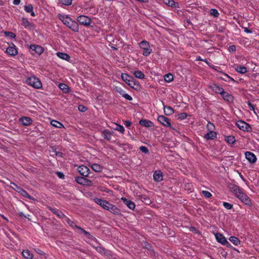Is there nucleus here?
Segmentation results:
<instances>
[{"mask_svg":"<svg viewBox=\"0 0 259 259\" xmlns=\"http://www.w3.org/2000/svg\"><path fill=\"white\" fill-rule=\"evenodd\" d=\"M163 110L164 114L167 115H170L174 112V110L170 106H164L163 107Z\"/></svg>","mask_w":259,"mask_h":259,"instance_id":"nucleus-26","label":"nucleus"},{"mask_svg":"<svg viewBox=\"0 0 259 259\" xmlns=\"http://www.w3.org/2000/svg\"><path fill=\"white\" fill-rule=\"evenodd\" d=\"M153 179L156 182H160L163 179L162 174L160 171H155L153 174Z\"/></svg>","mask_w":259,"mask_h":259,"instance_id":"nucleus-22","label":"nucleus"},{"mask_svg":"<svg viewBox=\"0 0 259 259\" xmlns=\"http://www.w3.org/2000/svg\"><path fill=\"white\" fill-rule=\"evenodd\" d=\"M214 236L217 241L222 244L225 245L228 243L226 238L223 234L217 233L214 234Z\"/></svg>","mask_w":259,"mask_h":259,"instance_id":"nucleus-14","label":"nucleus"},{"mask_svg":"<svg viewBox=\"0 0 259 259\" xmlns=\"http://www.w3.org/2000/svg\"><path fill=\"white\" fill-rule=\"evenodd\" d=\"M221 96L224 100L227 101L228 102L231 103L233 101V97L227 92L224 91Z\"/></svg>","mask_w":259,"mask_h":259,"instance_id":"nucleus-21","label":"nucleus"},{"mask_svg":"<svg viewBox=\"0 0 259 259\" xmlns=\"http://www.w3.org/2000/svg\"><path fill=\"white\" fill-rule=\"evenodd\" d=\"M235 70L239 73L240 74H245L247 72V68L241 65L235 64L234 66Z\"/></svg>","mask_w":259,"mask_h":259,"instance_id":"nucleus-18","label":"nucleus"},{"mask_svg":"<svg viewBox=\"0 0 259 259\" xmlns=\"http://www.w3.org/2000/svg\"><path fill=\"white\" fill-rule=\"evenodd\" d=\"M92 168L96 172H100L102 170V167L98 164L94 163L92 165Z\"/></svg>","mask_w":259,"mask_h":259,"instance_id":"nucleus-35","label":"nucleus"},{"mask_svg":"<svg viewBox=\"0 0 259 259\" xmlns=\"http://www.w3.org/2000/svg\"><path fill=\"white\" fill-rule=\"evenodd\" d=\"M121 200L130 209L132 210H134L135 209L136 205L133 201L123 197L121 198Z\"/></svg>","mask_w":259,"mask_h":259,"instance_id":"nucleus-17","label":"nucleus"},{"mask_svg":"<svg viewBox=\"0 0 259 259\" xmlns=\"http://www.w3.org/2000/svg\"><path fill=\"white\" fill-rule=\"evenodd\" d=\"M78 110L80 111L84 112L87 110V108L83 105H79L78 106Z\"/></svg>","mask_w":259,"mask_h":259,"instance_id":"nucleus-56","label":"nucleus"},{"mask_svg":"<svg viewBox=\"0 0 259 259\" xmlns=\"http://www.w3.org/2000/svg\"><path fill=\"white\" fill-rule=\"evenodd\" d=\"M59 87L64 93H68L69 92V87L65 83H60L59 85Z\"/></svg>","mask_w":259,"mask_h":259,"instance_id":"nucleus-36","label":"nucleus"},{"mask_svg":"<svg viewBox=\"0 0 259 259\" xmlns=\"http://www.w3.org/2000/svg\"><path fill=\"white\" fill-rule=\"evenodd\" d=\"M140 150L144 153H148L149 152V150L148 148L144 146H141L140 147Z\"/></svg>","mask_w":259,"mask_h":259,"instance_id":"nucleus-49","label":"nucleus"},{"mask_svg":"<svg viewBox=\"0 0 259 259\" xmlns=\"http://www.w3.org/2000/svg\"><path fill=\"white\" fill-rule=\"evenodd\" d=\"M56 55L60 59L65 61H69L70 59V57L69 56V55L65 53L58 52L56 53Z\"/></svg>","mask_w":259,"mask_h":259,"instance_id":"nucleus-23","label":"nucleus"},{"mask_svg":"<svg viewBox=\"0 0 259 259\" xmlns=\"http://www.w3.org/2000/svg\"><path fill=\"white\" fill-rule=\"evenodd\" d=\"M132 122L129 120H126L124 121V124L126 127H130L131 125Z\"/></svg>","mask_w":259,"mask_h":259,"instance_id":"nucleus-57","label":"nucleus"},{"mask_svg":"<svg viewBox=\"0 0 259 259\" xmlns=\"http://www.w3.org/2000/svg\"><path fill=\"white\" fill-rule=\"evenodd\" d=\"M121 77L130 87L137 89L139 87V83L136 82L134 78L127 74L122 73Z\"/></svg>","mask_w":259,"mask_h":259,"instance_id":"nucleus-5","label":"nucleus"},{"mask_svg":"<svg viewBox=\"0 0 259 259\" xmlns=\"http://www.w3.org/2000/svg\"><path fill=\"white\" fill-rule=\"evenodd\" d=\"M76 20L79 24L85 26H90L92 23L91 19L85 15H80L78 16L76 18Z\"/></svg>","mask_w":259,"mask_h":259,"instance_id":"nucleus-7","label":"nucleus"},{"mask_svg":"<svg viewBox=\"0 0 259 259\" xmlns=\"http://www.w3.org/2000/svg\"><path fill=\"white\" fill-rule=\"evenodd\" d=\"M143 246H144V247L149 249L151 247V246L147 242H144L143 244Z\"/></svg>","mask_w":259,"mask_h":259,"instance_id":"nucleus-59","label":"nucleus"},{"mask_svg":"<svg viewBox=\"0 0 259 259\" xmlns=\"http://www.w3.org/2000/svg\"><path fill=\"white\" fill-rule=\"evenodd\" d=\"M21 0H14L13 4L16 5H18L20 4Z\"/></svg>","mask_w":259,"mask_h":259,"instance_id":"nucleus-62","label":"nucleus"},{"mask_svg":"<svg viewBox=\"0 0 259 259\" xmlns=\"http://www.w3.org/2000/svg\"><path fill=\"white\" fill-rule=\"evenodd\" d=\"M58 17L64 25L72 31L74 32L79 31V26L77 23L72 20L69 15L59 14Z\"/></svg>","mask_w":259,"mask_h":259,"instance_id":"nucleus-2","label":"nucleus"},{"mask_svg":"<svg viewBox=\"0 0 259 259\" xmlns=\"http://www.w3.org/2000/svg\"><path fill=\"white\" fill-rule=\"evenodd\" d=\"M76 227V228L78 229V230H79L82 233H83L87 237V238L88 239H89L90 240H94L95 239V238L92 236L89 232L86 231L85 230H84L83 229L81 228V227H78L77 226H75Z\"/></svg>","mask_w":259,"mask_h":259,"instance_id":"nucleus-25","label":"nucleus"},{"mask_svg":"<svg viewBox=\"0 0 259 259\" xmlns=\"http://www.w3.org/2000/svg\"><path fill=\"white\" fill-rule=\"evenodd\" d=\"M229 50L230 52H235L236 50V47L235 46H231L229 48Z\"/></svg>","mask_w":259,"mask_h":259,"instance_id":"nucleus-58","label":"nucleus"},{"mask_svg":"<svg viewBox=\"0 0 259 259\" xmlns=\"http://www.w3.org/2000/svg\"><path fill=\"white\" fill-rule=\"evenodd\" d=\"M245 158L251 163H254L257 160L255 154L251 152L247 151L245 153Z\"/></svg>","mask_w":259,"mask_h":259,"instance_id":"nucleus-12","label":"nucleus"},{"mask_svg":"<svg viewBox=\"0 0 259 259\" xmlns=\"http://www.w3.org/2000/svg\"><path fill=\"white\" fill-rule=\"evenodd\" d=\"M237 125L239 129L243 131H248L251 128L248 123L241 120L237 122Z\"/></svg>","mask_w":259,"mask_h":259,"instance_id":"nucleus-13","label":"nucleus"},{"mask_svg":"<svg viewBox=\"0 0 259 259\" xmlns=\"http://www.w3.org/2000/svg\"><path fill=\"white\" fill-rule=\"evenodd\" d=\"M197 61H204L207 64H208L210 67L211 68H213L211 65H210V63L206 60H203V59H202L201 58V57L200 56H198L196 58V59Z\"/></svg>","mask_w":259,"mask_h":259,"instance_id":"nucleus-52","label":"nucleus"},{"mask_svg":"<svg viewBox=\"0 0 259 259\" xmlns=\"http://www.w3.org/2000/svg\"><path fill=\"white\" fill-rule=\"evenodd\" d=\"M140 124L146 127H151L154 126L153 122L147 119H141L139 121Z\"/></svg>","mask_w":259,"mask_h":259,"instance_id":"nucleus-20","label":"nucleus"},{"mask_svg":"<svg viewBox=\"0 0 259 259\" xmlns=\"http://www.w3.org/2000/svg\"><path fill=\"white\" fill-rule=\"evenodd\" d=\"M30 49L31 50V54L39 56L44 52V49L42 47L37 45H31L30 46Z\"/></svg>","mask_w":259,"mask_h":259,"instance_id":"nucleus-8","label":"nucleus"},{"mask_svg":"<svg viewBox=\"0 0 259 259\" xmlns=\"http://www.w3.org/2000/svg\"><path fill=\"white\" fill-rule=\"evenodd\" d=\"M173 79V75L170 73H168L164 75V80L166 82H169L171 81Z\"/></svg>","mask_w":259,"mask_h":259,"instance_id":"nucleus-39","label":"nucleus"},{"mask_svg":"<svg viewBox=\"0 0 259 259\" xmlns=\"http://www.w3.org/2000/svg\"><path fill=\"white\" fill-rule=\"evenodd\" d=\"M133 74L136 78L139 79H143L145 77L144 74L140 70L135 71L133 72Z\"/></svg>","mask_w":259,"mask_h":259,"instance_id":"nucleus-31","label":"nucleus"},{"mask_svg":"<svg viewBox=\"0 0 259 259\" xmlns=\"http://www.w3.org/2000/svg\"><path fill=\"white\" fill-rule=\"evenodd\" d=\"M77 169L78 172L82 176L84 177L88 176L90 172V169L87 166L82 165L78 166Z\"/></svg>","mask_w":259,"mask_h":259,"instance_id":"nucleus-16","label":"nucleus"},{"mask_svg":"<svg viewBox=\"0 0 259 259\" xmlns=\"http://www.w3.org/2000/svg\"><path fill=\"white\" fill-rule=\"evenodd\" d=\"M115 90L116 92L119 93L122 96L125 92L123 90H122L121 88L118 87H116L115 88Z\"/></svg>","mask_w":259,"mask_h":259,"instance_id":"nucleus-44","label":"nucleus"},{"mask_svg":"<svg viewBox=\"0 0 259 259\" xmlns=\"http://www.w3.org/2000/svg\"><path fill=\"white\" fill-rule=\"evenodd\" d=\"M115 130L122 134L124 133L125 131L124 128L122 125L117 124H116V127L115 128Z\"/></svg>","mask_w":259,"mask_h":259,"instance_id":"nucleus-40","label":"nucleus"},{"mask_svg":"<svg viewBox=\"0 0 259 259\" xmlns=\"http://www.w3.org/2000/svg\"><path fill=\"white\" fill-rule=\"evenodd\" d=\"M22 25L26 28H31L32 27L31 24L25 18L22 19Z\"/></svg>","mask_w":259,"mask_h":259,"instance_id":"nucleus-32","label":"nucleus"},{"mask_svg":"<svg viewBox=\"0 0 259 259\" xmlns=\"http://www.w3.org/2000/svg\"><path fill=\"white\" fill-rule=\"evenodd\" d=\"M217 137V133L212 131H209L205 135L204 138L207 140L214 139Z\"/></svg>","mask_w":259,"mask_h":259,"instance_id":"nucleus-27","label":"nucleus"},{"mask_svg":"<svg viewBox=\"0 0 259 259\" xmlns=\"http://www.w3.org/2000/svg\"><path fill=\"white\" fill-rule=\"evenodd\" d=\"M26 82L28 84L36 89H40L42 87L41 83L39 79L35 76L30 77L27 79Z\"/></svg>","mask_w":259,"mask_h":259,"instance_id":"nucleus-6","label":"nucleus"},{"mask_svg":"<svg viewBox=\"0 0 259 259\" xmlns=\"http://www.w3.org/2000/svg\"><path fill=\"white\" fill-rule=\"evenodd\" d=\"M223 206L227 209H231L233 207V205L228 202H223Z\"/></svg>","mask_w":259,"mask_h":259,"instance_id":"nucleus-47","label":"nucleus"},{"mask_svg":"<svg viewBox=\"0 0 259 259\" xmlns=\"http://www.w3.org/2000/svg\"><path fill=\"white\" fill-rule=\"evenodd\" d=\"M19 193H20L24 197H25L29 199L34 200V198L33 197H32L31 196H30L28 194V193L23 189H20Z\"/></svg>","mask_w":259,"mask_h":259,"instance_id":"nucleus-37","label":"nucleus"},{"mask_svg":"<svg viewBox=\"0 0 259 259\" xmlns=\"http://www.w3.org/2000/svg\"><path fill=\"white\" fill-rule=\"evenodd\" d=\"M57 175H58V177L60 178H62L63 176V174L61 172H58Z\"/></svg>","mask_w":259,"mask_h":259,"instance_id":"nucleus-64","label":"nucleus"},{"mask_svg":"<svg viewBox=\"0 0 259 259\" xmlns=\"http://www.w3.org/2000/svg\"><path fill=\"white\" fill-rule=\"evenodd\" d=\"M49 209L59 218H63L65 217V215L61 211L55 208L49 207Z\"/></svg>","mask_w":259,"mask_h":259,"instance_id":"nucleus-24","label":"nucleus"},{"mask_svg":"<svg viewBox=\"0 0 259 259\" xmlns=\"http://www.w3.org/2000/svg\"><path fill=\"white\" fill-rule=\"evenodd\" d=\"M187 117V114L186 113H182L181 114H178V118L180 119H184L186 118Z\"/></svg>","mask_w":259,"mask_h":259,"instance_id":"nucleus-45","label":"nucleus"},{"mask_svg":"<svg viewBox=\"0 0 259 259\" xmlns=\"http://www.w3.org/2000/svg\"><path fill=\"white\" fill-rule=\"evenodd\" d=\"M22 255L27 259H32L33 255L28 250H24L22 252Z\"/></svg>","mask_w":259,"mask_h":259,"instance_id":"nucleus-29","label":"nucleus"},{"mask_svg":"<svg viewBox=\"0 0 259 259\" xmlns=\"http://www.w3.org/2000/svg\"><path fill=\"white\" fill-rule=\"evenodd\" d=\"M247 105L249 106L250 109L251 110H253L255 112V111H254L255 109H254V105L252 104H251V103L249 101H248L247 102Z\"/></svg>","mask_w":259,"mask_h":259,"instance_id":"nucleus-54","label":"nucleus"},{"mask_svg":"<svg viewBox=\"0 0 259 259\" xmlns=\"http://www.w3.org/2000/svg\"><path fill=\"white\" fill-rule=\"evenodd\" d=\"M157 120L162 125L165 127H171V124L169 119L163 115L158 116L157 118Z\"/></svg>","mask_w":259,"mask_h":259,"instance_id":"nucleus-10","label":"nucleus"},{"mask_svg":"<svg viewBox=\"0 0 259 259\" xmlns=\"http://www.w3.org/2000/svg\"><path fill=\"white\" fill-rule=\"evenodd\" d=\"M24 10L27 13H30L31 14V16H34L35 14L33 11V7L32 5L29 4L24 6Z\"/></svg>","mask_w":259,"mask_h":259,"instance_id":"nucleus-28","label":"nucleus"},{"mask_svg":"<svg viewBox=\"0 0 259 259\" xmlns=\"http://www.w3.org/2000/svg\"><path fill=\"white\" fill-rule=\"evenodd\" d=\"M66 221H67V223L69 224V225L72 228H76V227L75 226H76V225H75V224H74V223L73 222H72L71 220H70L68 218L66 219Z\"/></svg>","mask_w":259,"mask_h":259,"instance_id":"nucleus-53","label":"nucleus"},{"mask_svg":"<svg viewBox=\"0 0 259 259\" xmlns=\"http://www.w3.org/2000/svg\"><path fill=\"white\" fill-rule=\"evenodd\" d=\"M5 35L7 37H10L11 38H14L16 37V35L12 32H9V31H5L4 32Z\"/></svg>","mask_w":259,"mask_h":259,"instance_id":"nucleus-42","label":"nucleus"},{"mask_svg":"<svg viewBox=\"0 0 259 259\" xmlns=\"http://www.w3.org/2000/svg\"><path fill=\"white\" fill-rule=\"evenodd\" d=\"M6 52L8 55L11 56H15L18 54L16 47L13 44H12L11 46L7 48Z\"/></svg>","mask_w":259,"mask_h":259,"instance_id":"nucleus-11","label":"nucleus"},{"mask_svg":"<svg viewBox=\"0 0 259 259\" xmlns=\"http://www.w3.org/2000/svg\"><path fill=\"white\" fill-rule=\"evenodd\" d=\"M244 30L245 32H246V33H252V31L248 29L246 27H244Z\"/></svg>","mask_w":259,"mask_h":259,"instance_id":"nucleus-61","label":"nucleus"},{"mask_svg":"<svg viewBox=\"0 0 259 259\" xmlns=\"http://www.w3.org/2000/svg\"><path fill=\"white\" fill-rule=\"evenodd\" d=\"M225 141L229 144H233L235 142V139L232 136H228L226 137Z\"/></svg>","mask_w":259,"mask_h":259,"instance_id":"nucleus-38","label":"nucleus"},{"mask_svg":"<svg viewBox=\"0 0 259 259\" xmlns=\"http://www.w3.org/2000/svg\"><path fill=\"white\" fill-rule=\"evenodd\" d=\"M230 190L243 203L246 205H250L251 201L247 195L244 193L242 189L239 186L230 184L229 186Z\"/></svg>","mask_w":259,"mask_h":259,"instance_id":"nucleus-1","label":"nucleus"},{"mask_svg":"<svg viewBox=\"0 0 259 259\" xmlns=\"http://www.w3.org/2000/svg\"><path fill=\"white\" fill-rule=\"evenodd\" d=\"M164 3L170 7H174L175 5V2L172 0H163Z\"/></svg>","mask_w":259,"mask_h":259,"instance_id":"nucleus-41","label":"nucleus"},{"mask_svg":"<svg viewBox=\"0 0 259 259\" xmlns=\"http://www.w3.org/2000/svg\"><path fill=\"white\" fill-rule=\"evenodd\" d=\"M0 216L4 219L7 222H9V220L7 218H6V217H5L3 214H0Z\"/></svg>","mask_w":259,"mask_h":259,"instance_id":"nucleus-63","label":"nucleus"},{"mask_svg":"<svg viewBox=\"0 0 259 259\" xmlns=\"http://www.w3.org/2000/svg\"><path fill=\"white\" fill-rule=\"evenodd\" d=\"M76 181L79 184L87 186H92L93 185V182L90 180L83 177H76Z\"/></svg>","mask_w":259,"mask_h":259,"instance_id":"nucleus-9","label":"nucleus"},{"mask_svg":"<svg viewBox=\"0 0 259 259\" xmlns=\"http://www.w3.org/2000/svg\"><path fill=\"white\" fill-rule=\"evenodd\" d=\"M209 88L211 89L213 92L221 95H222V94L223 93V92L224 91V90L222 87L215 83H213L211 85H209Z\"/></svg>","mask_w":259,"mask_h":259,"instance_id":"nucleus-15","label":"nucleus"},{"mask_svg":"<svg viewBox=\"0 0 259 259\" xmlns=\"http://www.w3.org/2000/svg\"><path fill=\"white\" fill-rule=\"evenodd\" d=\"M229 240L235 245H238L240 244V241L237 237L231 236L229 238Z\"/></svg>","mask_w":259,"mask_h":259,"instance_id":"nucleus-33","label":"nucleus"},{"mask_svg":"<svg viewBox=\"0 0 259 259\" xmlns=\"http://www.w3.org/2000/svg\"><path fill=\"white\" fill-rule=\"evenodd\" d=\"M61 3L66 6H69L72 4V0H61Z\"/></svg>","mask_w":259,"mask_h":259,"instance_id":"nucleus-46","label":"nucleus"},{"mask_svg":"<svg viewBox=\"0 0 259 259\" xmlns=\"http://www.w3.org/2000/svg\"><path fill=\"white\" fill-rule=\"evenodd\" d=\"M207 127L208 129H212V127H214V125L212 123L209 122L207 125Z\"/></svg>","mask_w":259,"mask_h":259,"instance_id":"nucleus-60","label":"nucleus"},{"mask_svg":"<svg viewBox=\"0 0 259 259\" xmlns=\"http://www.w3.org/2000/svg\"><path fill=\"white\" fill-rule=\"evenodd\" d=\"M122 97L128 101H132L133 99L132 97L130 95L126 93L125 92L123 95Z\"/></svg>","mask_w":259,"mask_h":259,"instance_id":"nucleus-50","label":"nucleus"},{"mask_svg":"<svg viewBox=\"0 0 259 259\" xmlns=\"http://www.w3.org/2000/svg\"><path fill=\"white\" fill-rule=\"evenodd\" d=\"M20 121L22 124L25 126L30 125L32 122V120L29 117L24 116L20 119Z\"/></svg>","mask_w":259,"mask_h":259,"instance_id":"nucleus-19","label":"nucleus"},{"mask_svg":"<svg viewBox=\"0 0 259 259\" xmlns=\"http://www.w3.org/2000/svg\"><path fill=\"white\" fill-rule=\"evenodd\" d=\"M51 124L52 126L58 128H62L64 127L63 125L61 122L55 120H52Z\"/></svg>","mask_w":259,"mask_h":259,"instance_id":"nucleus-34","label":"nucleus"},{"mask_svg":"<svg viewBox=\"0 0 259 259\" xmlns=\"http://www.w3.org/2000/svg\"><path fill=\"white\" fill-rule=\"evenodd\" d=\"M210 15H211L212 16H213L215 17H218L219 14L218 10L216 9H212L210 10Z\"/></svg>","mask_w":259,"mask_h":259,"instance_id":"nucleus-43","label":"nucleus"},{"mask_svg":"<svg viewBox=\"0 0 259 259\" xmlns=\"http://www.w3.org/2000/svg\"><path fill=\"white\" fill-rule=\"evenodd\" d=\"M94 201L104 209L110 211L115 214H118L119 213L120 211L116 206L110 203L106 200L96 198L94 199Z\"/></svg>","mask_w":259,"mask_h":259,"instance_id":"nucleus-3","label":"nucleus"},{"mask_svg":"<svg viewBox=\"0 0 259 259\" xmlns=\"http://www.w3.org/2000/svg\"><path fill=\"white\" fill-rule=\"evenodd\" d=\"M139 47L142 50V55L147 57L152 53V50L151 48L149 43L146 40H143L139 44Z\"/></svg>","mask_w":259,"mask_h":259,"instance_id":"nucleus-4","label":"nucleus"},{"mask_svg":"<svg viewBox=\"0 0 259 259\" xmlns=\"http://www.w3.org/2000/svg\"><path fill=\"white\" fill-rule=\"evenodd\" d=\"M202 193L206 198H209L212 195L211 194L207 191H203Z\"/></svg>","mask_w":259,"mask_h":259,"instance_id":"nucleus-51","label":"nucleus"},{"mask_svg":"<svg viewBox=\"0 0 259 259\" xmlns=\"http://www.w3.org/2000/svg\"><path fill=\"white\" fill-rule=\"evenodd\" d=\"M224 75L225 76H227V78L228 79V80H227L226 78H222L224 80L227 81V82H229L230 80L232 81L233 82L235 81V80H234V78H233L231 76H229L228 74H227L226 73H224Z\"/></svg>","mask_w":259,"mask_h":259,"instance_id":"nucleus-48","label":"nucleus"},{"mask_svg":"<svg viewBox=\"0 0 259 259\" xmlns=\"http://www.w3.org/2000/svg\"><path fill=\"white\" fill-rule=\"evenodd\" d=\"M96 250L97 251L100 252L101 253H104L105 252V250L103 248L101 247H98L96 248Z\"/></svg>","mask_w":259,"mask_h":259,"instance_id":"nucleus-55","label":"nucleus"},{"mask_svg":"<svg viewBox=\"0 0 259 259\" xmlns=\"http://www.w3.org/2000/svg\"><path fill=\"white\" fill-rule=\"evenodd\" d=\"M103 137L107 140H110L111 138L112 134L108 130L104 131L102 132Z\"/></svg>","mask_w":259,"mask_h":259,"instance_id":"nucleus-30","label":"nucleus"}]
</instances>
